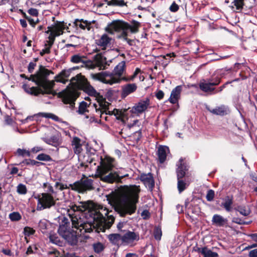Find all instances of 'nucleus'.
<instances>
[{
	"instance_id": "37998d69",
	"label": "nucleus",
	"mask_w": 257,
	"mask_h": 257,
	"mask_svg": "<svg viewBox=\"0 0 257 257\" xmlns=\"http://www.w3.org/2000/svg\"><path fill=\"white\" fill-rule=\"evenodd\" d=\"M49 239L51 242L55 244L60 245V244L61 243L60 239L57 234L56 233H51L49 235Z\"/></svg>"
},
{
	"instance_id": "a211bd4d",
	"label": "nucleus",
	"mask_w": 257,
	"mask_h": 257,
	"mask_svg": "<svg viewBox=\"0 0 257 257\" xmlns=\"http://www.w3.org/2000/svg\"><path fill=\"white\" fill-rule=\"evenodd\" d=\"M149 99L147 98L144 101H140L132 107L131 111L133 113L139 114L143 112L149 105Z\"/></svg>"
},
{
	"instance_id": "5701e85b",
	"label": "nucleus",
	"mask_w": 257,
	"mask_h": 257,
	"mask_svg": "<svg viewBox=\"0 0 257 257\" xmlns=\"http://www.w3.org/2000/svg\"><path fill=\"white\" fill-rule=\"evenodd\" d=\"M42 140L47 144L52 146L57 147L59 146L61 142L60 139V136L57 135H54L49 138H43Z\"/></svg>"
},
{
	"instance_id": "58836bf2",
	"label": "nucleus",
	"mask_w": 257,
	"mask_h": 257,
	"mask_svg": "<svg viewBox=\"0 0 257 257\" xmlns=\"http://www.w3.org/2000/svg\"><path fill=\"white\" fill-rule=\"evenodd\" d=\"M121 236L119 234H111L109 235L108 238L110 242L113 244L118 243L119 240L121 239Z\"/></svg>"
},
{
	"instance_id": "c9c22d12",
	"label": "nucleus",
	"mask_w": 257,
	"mask_h": 257,
	"mask_svg": "<svg viewBox=\"0 0 257 257\" xmlns=\"http://www.w3.org/2000/svg\"><path fill=\"white\" fill-rule=\"evenodd\" d=\"M48 226V222L45 219L41 220L38 224V227L41 230V231L43 233H45L46 232V230L47 229Z\"/></svg>"
},
{
	"instance_id": "c03bdc74",
	"label": "nucleus",
	"mask_w": 257,
	"mask_h": 257,
	"mask_svg": "<svg viewBox=\"0 0 257 257\" xmlns=\"http://www.w3.org/2000/svg\"><path fill=\"white\" fill-rule=\"evenodd\" d=\"M39 113L35 114L33 115L28 116L26 117V118L24 119L20 120L22 123H26L29 120H33L34 119H36V121H39V117H41V115H39Z\"/></svg>"
},
{
	"instance_id": "b1692460",
	"label": "nucleus",
	"mask_w": 257,
	"mask_h": 257,
	"mask_svg": "<svg viewBox=\"0 0 257 257\" xmlns=\"http://www.w3.org/2000/svg\"><path fill=\"white\" fill-rule=\"evenodd\" d=\"M92 63L95 66L94 68L96 67H99L100 69H105L107 68L106 58L102 55H96L95 58V61L94 62H92Z\"/></svg>"
},
{
	"instance_id": "1a4fd4ad",
	"label": "nucleus",
	"mask_w": 257,
	"mask_h": 257,
	"mask_svg": "<svg viewBox=\"0 0 257 257\" xmlns=\"http://www.w3.org/2000/svg\"><path fill=\"white\" fill-rule=\"evenodd\" d=\"M36 198L38 199L37 210L50 208L55 205L56 201L57 200L56 196L49 193H42Z\"/></svg>"
},
{
	"instance_id": "ddd939ff",
	"label": "nucleus",
	"mask_w": 257,
	"mask_h": 257,
	"mask_svg": "<svg viewBox=\"0 0 257 257\" xmlns=\"http://www.w3.org/2000/svg\"><path fill=\"white\" fill-rule=\"evenodd\" d=\"M70 61L73 63H82V67H85L88 69H94L95 66L91 61H87L85 57L79 54L74 55L71 56Z\"/></svg>"
},
{
	"instance_id": "e433bc0d",
	"label": "nucleus",
	"mask_w": 257,
	"mask_h": 257,
	"mask_svg": "<svg viewBox=\"0 0 257 257\" xmlns=\"http://www.w3.org/2000/svg\"><path fill=\"white\" fill-rule=\"evenodd\" d=\"M92 246L94 251L97 253L101 252L104 249V245L100 242L93 243Z\"/></svg>"
},
{
	"instance_id": "39448f33",
	"label": "nucleus",
	"mask_w": 257,
	"mask_h": 257,
	"mask_svg": "<svg viewBox=\"0 0 257 257\" xmlns=\"http://www.w3.org/2000/svg\"><path fill=\"white\" fill-rule=\"evenodd\" d=\"M140 27V23L136 21H132L130 24H128L122 21L116 20L109 24L105 30L110 34H114L115 32L122 31L118 38L125 41L129 45L132 46L133 41L127 38L128 33L129 31L133 34L137 33Z\"/></svg>"
},
{
	"instance_id": "3c124183",
	"label": "nucleus",
	"mask_w": 257,
	"mask_h": 257,
	"mask_svg": "<svg viewBox=\"0 0 257 257\" xmlns=\"http://www.w3.org/2000/svg\"><path fill=\"white\" fill-rule=\"evenodd\" d=\"M23 233L25 236H30L35 233V230L29 226H26L24 228Z\"/></svg>"
},
{
	"instance_id": "052dcab7",
	"label": "nucleus",
	"mask_w": 257,
	"mask_h": 257,
	"mask_svg": "<svg viewBox=\"0 0 257 257\" xmlns=\"http://www.w3.org/2000/svg\"><path fill=\"white\" fill-rule=\"evenodd\" d=\"M28 13L33 16H37L38 15V11L36 9L31 8L28 11Z\"/></svg>"
},
{
	"instance_id": "f03ea898",
	"label": "nucleus",
	"mask_w": 257,
	"mask_h": 257,
	"mask_svg": "<svg viewBox=\"0 0 257 257\" xmlns=\"http://www.w3.org/2000/svg\"><path fill=\"white\" fill-rule=\"evenodd\" d=\"M140 191V186L136 185L121 186L119 188L118 194L113 195L111 201L120 216L132 215L136 212Z\"/></svg>"
},
{
	"instance_id": "412c9836",
	"label": "nucleus",
	"mask_w": 257,
	"mask_h": 257,
	"mask_svg": "<svg viewBox=\"0 0 257 257\" xmlns=\"http://www.w3.org/2000/svg\"><path fill=\"white\" fill-rule=\"evenodd\" d=\"M140 180L146 187L152 189L154 187V180L151 173L142 174L140 176Z\"/></svg>"
},
{
	"instance_id": "79ce46f5",
	"label": "nucleus",
	"mask_w": 257,
	"mask_h": 257,
	"mask_svg": "<svg viewBox=\"0 0 257 257\" xmlns=\"http://www.w3.org/2000/svg\"><path fill=\"white\" fill-rule=\"evenodd\" d=\"M184 86V85H178L176 86L172 90L170 96H179L180 95Z\"/></svg>"
},
{
	"instance_id": "de8ad7c7",
	"label": "nucleus",
	"mask_w": 257,
	"mask_h": 257,
	"mask_svg": "<svg viewBox=\"0 0 257 257\" xmlns=\"http://www.w3.org/2000/svg\"><path fill=\"white\" fill-rule=\"evenodd\" d=\"M17 191L20 194H26L27 192V189L26 185L23 184H19L17 187Z\"/></svg>"
},
{
	"instance_id": "2eb2a0df",
	"label": "nucleus",
	"mask_w": 257,
	"mask_h": 257,
	"mask_svg": "<svg viewBox=\"0 0 257 257\" xmlns=\"http://www.w3.org/2000/svg\"><path fill=\"white\" fill-rule=\"evenodd\" d=\"M70 187H71L70 184L68 185L59 181L56 182L54 185V191H56V193L54 194V196L57 198V200H62L65 197V193L63 191L69 189Z\"/></svg>"
},
{
	"instance_id": "6e6d98bb",
	"label": "nucleus",
	"mask_w": 257,
	"mask_h": 257,
	"mask_svg": "<svg viewBox=\"0 0 257 257\" xmlns=\"http://www.w3.org/2000/svg\"><path fill=\"white\" fill-rule=\"evenodd\" d=\"M52 46L48 45V44H45V47L43 49L41 50L40 53V54L41 56H43L45 54H49L50 53V49Z\"/></svg>"
},
{
	"instance_id": "c85d7f7f",
	"label": "nucleus",
	"mask_w": 257,
	"mask_h": 257,
	"mask_svg": "<svg viewBox=\"0 0 257 257\" xmlns=\"http://www.w3.org/2000/svg\"><path fill=\"white\" fill-rule=\"evenodd\" d=\"M233 204L232 196H227L223 199L221 203V206L223 207L227 212H229L231 210V206Z\"/></svg>"
},
{
	"instance_id": "5fc2aeb1",
	"label": "nucleus",
	"mask_w": 257,
	"mask_h": 257,
	"mask_svg": "<svg viewBox=\"0 0 257 257\" xmlns=\"http://www.w3.org/2000/svg\"><path fill=\"white\" fill-rule=\"evenodd\" d=\"M49 257H61L60 252L56 249H52L48 252Z\"/></svg>"
},
{
	"instance_id": "69168bd1",
	"label": "nucleus",
	"mask_w": 257,
	"mask_h": 257,
	"mask_svg": "<svg viewBox=\"0 0 257 257\" xmlns=\"http://www.w3.org/2000/svg\"><path fill=\"white\" fill-rule=\"evenodd\" d=\"M141 72L140 69L137 68H136L135 72L134 73L133 75H132L130 78V80H133L135 78H136L138 74H139Z\"/></svg>"
},
{
	"instance_id": "0e129e2a",
	"label": "nucleus",
	"mask_w": 257,
	"mask_h": 257,
	"mask_svg": "<svg viewBox=\"0 0 257 257\" xmlns=\"http://www.w3.org/2000/svg\"><path fill=\"white\" fill-rule=\"evenodd\" d=\"M232 221L240 225H242L244 223V221L238 217H233Z\"/></svg>"
},
{
	"instance_id": "a18cd8bd",
	"label": "nucleus",
	"mask_w": 257,
	"mask_h": 257,
	"mask_svg": "<svg viewBox=\"0 0 257 257\" xmlns=\"http://www.w3.org/2000/svg\"><path fill=\"white\" fill-rule=\"evenodd\" d=\"M9 216L12 221H19L22 218L21 214L18 212H13L10 213Z\"/></svg>"
},
{
	"instance_id": "e2e57ef3",
	"label": "nucleus",
	"mask_w": 257,
	"mask_h": 257,
	"mask_svg": "<svg viewBox=\"0 0 257 257\" xmlns=\"http://www.w3.org/2000/svg\"><path fill=\"white\" fill-rule=\"evenodd\" d=\"M178 6L175 2L173 3L170 7V10L173 12H177L178 10Z\"/></svg>"
},
{
	"instance_id": "4c0bfd02",
	"label": "nucleus",
	"mask_w": 257,
	"mask_h": 257,
	"mask_svg": "<svg viewBox=\"0 0 257 257\" xmlns=\"http://www.w3.org/2000/svg\"><path fill=\"white\" fill-rule=\"evenodd\" d=\"M232 8H235L237 11H241L244 5L243 0H234L232 3Z\"/></svg>"
},
{
	"instance_id": "09e8293b",
	"label": "nucleus",
	"mask_w": 257,
	"mask_h": 257,
	"mask_svg": "<svg viewBox=\"0 0 257 257\" xmlns=\"http://www.w3.org/2000/svg\"><path fill=\"white\" fill-rule=\"evenodd\" d=\"M16 153L19 156L22 157H30L31 155L30 151L26 149H21L20 148L17 149Z\"/></svg>"
},
{
	"instance_id": "49530a36",
	"label": "nucleus",
	"mask_w": 257,
	"mask_h": 257,
	"mask_svg": "<svg viewBox=\"0 0 257 257\" xmlns=\"http://www.w3.org/2000/svg\"><path fill=\"white\" fill-rule=\"evenodd\" d=\"M36 159L39 160V161H50L52 160L51 157L46 154H40L37 156L36 157Z\"/></svg>"
},
{
	"instance_id": "338daca9",
	"label": "nucleus",
	"mask_w": 257,
	"mask_h": 257,
	"mask_svg": "<svg viewBox=\"0 0 257 257\" xmlns=\"http://www.w3.org/2000/svg\"><path fill=\"white\" fill-rule=\"evenodd\" d=\"M5 120L7 124H12L13 122L12 118L9 115H6L5 117Z\"/></svg>"
},
{
	"instance_id": "a19ab883",
	"label": "nucleus",
	"mask_w": 257,
	"mask_h": 257,
	"mask_svg": "<svg viewBox=\"0 0 257 257\" xmlns=\"http://www.w3.org/2000/svg\"><path fill=\"white\" fill-rule=\"evenodd\" d=\"M89 107L87 102L82 101L80 103L78 112L80 114H83L88 111L87 108Z\"/></svg>"
},
{
	"instance_id": "774afa93",
	"label": "nucleus",
	"mask_w": 257,
	"mask_h": 257,
	"mask_svg": "<svg viewBox=\"0 0 257 257\" xmlns=\"http://www.w3.org/2000/svg\"><path fill=\"white\" fill-rule=\"evenodd\" d=\"M248 255L249 257H257V248L250 250Z\"/></svg>"
},
{
	"instance_id": "bb28decb",
	"label": "nucleus",
	"mask_w": 257,
	"mask_h": 257,
	"mask_svg": "<svg viewBox=\"0 0 257 257\" xmlns=\"http://www.w3.org/2000/svg\"><path fill=\"white\" fill-rule=\"evenodd\" d=\"M197 251L201 253L203 257H217L218 254L217 252H213L207 247H199Z\"/></svg>"
},
{
	"instance_id": "cd10ccee",
	"label": "nucleus",
	"mask_w": 257,
	"mask_h": 257,
	"mask_svg": "<svg viewBox=\"0 0 257 257\" xmlns=\"http://www.w3.org/2000/svg\"><path fill=\"white\" fill-rule=\"evenodd\" d=\"M71 72L70 69L62 70L58 75L55 76V81L65 83V79L69 76Z\"/></svg>"
},
{
	"instance_id": "f8f14e48",
	"label": "nucleus",
	"mask_w": 257,
	"mask_h": 257,
	"mask_svg": "<svg viewBox=\"0 0 257 257\" xmlns=\"http://www.w3.org/2000/svg\"><path fill=\"white\" fill-rule=\"evenodd\" d=\"M140 239L139 233L130 230L127 231L121 237V240L125 245L133 246L134 242L138 241Z\"/></svg>"
},
{
	"instance_id": "603ef678",
	"label": "nucleus",
	"mask_w": 257,
	"mask_h": 257,
	"mask_svg": "<svg viewBox=\"0 0 257 257\" xmlns=\"http://www.w3.org/2000/svg\"><path fill=\"white\" fill-rule=\"evenodd\" d=\"M22 163L27 165H30V166H35V165L39 166V164L41 163L39 162H37L34 160H31V159H26L24 161H23Z\"/></svg>"
},
{
	"instance_id": "bf43d9fd",
	"label": "nucleus",
	"mask_w": 257,
	"mask_h": 257,
	"mask_svg": "<svg viewBox=\"0 0 257 257\" xmlns=\"http://www.w3.org/2000/svg\"><path fill=\"white\" fill-rule=\"evenodd\" d=\"M141 216L144 219H148L150 217V213L148 210H144L141 213Z\"/></svg>"
},
{
	"instance_id": "f257e3e1",
	"label": "nucleus",
	"mask_w": 257,
	"mask_h": 257,
	"mask_svg": "<svg viewBox=\"0 0 257 257\" xmlns=\"http://www.w3.org/2000/svg\"><path fill=\"white\" fill-rule=\"evenodd\" d=\"M102 211L104 213L96 212L93 216V223L88 222L85 218L82 213L83 210L77 206H73L68 210V214L72 222L73 228L76 230L75 234L78 235H84L85 233L92 232L95 226L104 224L107 228H109L114 221V217L112 215H108V211L105 209Z\"/></svg>"
},
{
	"instance_id": "0eeeda50",
	"label": "nucleus",
	"mask_w": 257,
	"mask_h": 257,
	"mask_svg": "<svg viewBox=\"0 0 257 257\" xmlns=\"http://www.w3.org/2000/svg\"><path fill=\"white\" fill-rule=\"evenodd\" d=\"M125 70V62L122 61L119 63L114 68L112 73L102 72L98 73L92 74L93 79L102 82L103 83L112 85L119 83L121 80V76Z\"/></svg>"
},
{
	"instance_id": "6e6552de",
	"label": "nucleus",
	"mask_w": 257,
	"mask_h": 257,
	"mask_svg": "<svg viewBox=\"0 0 257 257\" xmlns=\"http://www.w3.org/2000/svg\"><path fill=\"white\" fill-rule=\"evenodd\" d=\"M58 232L60 236L71 244L75 243L77 241L76 234H74V232H71L69 227L68 219L66 217L63 218Z\"/></svg>"
},
{
	"instance_id": "aec40b11",
	"label": "nucleus",
	"mask_w": 257,
	"mask_h": 257,
	"mask_svg": "<svg viewBox=\"0 0 257 257\" xmlns=\"http://www.w3.org/2000/svg\"><path fill=\"white\" fill-rule=\"evenodd\" d=\"M220 83V79L217 78L213 82H201L200 83V89L205 92H211L214 90V86L219 84Z\"/></svg>"
},
{
	"instance_id": "8fccbe9b",
	"label": "nucleus",
	"mask_w": 257,
	"mask_h": 257,
	"mask_svg": "<svg viewBox=\"0 0 257 257\" xmlns=\"http://www.w3.org/2000/svg\"><path fill=\"white\" fill-rule=\"evenodd\" d=\"M39 115H41V117L46 118H51L54 120H58L59 117L54 114L51 113L39 112Z\"/></svg>"
},
{
	"instance_id": "7c9ffc66",
	"label": "nucleus",
	"mask_w": 257,
	"mask_h": 257,
	"mask_svg": "<svg viewBox=\"0 0 257 257\" xmlns=\"http://www.w3.org/2000/svg\"><path fill=\"white\" fill-rule=\"evenodd\" d=\"M74 24L77 28H80L82 30L87 29L88 30H89L90 29V24L86 21H84L82 20L76 19L74 21Z\"/></svg>"
},
{
	"instance_id": "423d86ee",
	"label": "nucleus",
	"mask_w": 257,
	"mask_h": 257,
	"mask_svg": "<svg viewBox=\"0 0 257 257\" xmlns=\"http://www.w3.org/2000/svg\"><path fill=\"white\" fill-rule=\"evenodd\" d=\"M70 86L68 87V95L58 96H79L83 91L89 96H100L90 84L87 79L81 74L76 75L70 80Z\"/></svg>"
},
{
	"instance_id": "473e14b6",
	"label": "nucleus",
	"mask_w": 257,
	"mask_h": 257,
	"mask_svg": "<svg viewBox=\"0 0 257 257\" xmlns=\"http://www.w3.org/2000/svg\"><path fill=\"white\" fill-rule=\"evenodd\" d=\"M105 2L109 6L123 7L126 5L123 0H105Z\"/></svg>"
},
{
	"instance_id": "393cba45",
	"label": "nucleus",
	"mask_w": 257,
	"mask_h": 257,
	"mask_svg": "<svg viewBox=\"0 0 257 257\" xmlns=\"http://www.w3.org/2000/svg\"><path fill=\"white\" fill-rule=\"evenodd\" d=\"M169 153V149L167 146H160L158 149V156L160 163H163L166 160L167 155Z\"/></svg>"
},
{
	"instance_id": "dca6fc26",
	"label": "nucleus",
	"mask_w": 257,
	"mask_h": 257,
	"mask_svg": "<svg viewBox=\"0 0 257 257\" xmlns=\"http://www.w3.org/2000/svg\"><path fill=\"white\" fill-rule=\"evenodd\" d=\"M60 98L58 102H56L54 100L55 97H49L50 100L48 101H45L46 104H53L54 105H58L61 104L63 102L65 104H69L70 107H73L75 104V101L77 97H59Z\"/></svg>"
},
{
	"instance_id": "f3484780",
	"label": "nucleus",
	"mask_w": 257,
	"mask_h": 257,
	"mask_svg": "<svg viewBox=\"0 0 257 257\" xmlns=\"http://www.w3.org/2000/svg\"><path fill=\"white\" fill-rule=\"evenodd\" d=\"M206 108L210 112L217 115L224 116L230 112L228 106L224 105L216 106L214 108H211L208 106Z\"/></svg>"
},
{
	"instance_id": "864d4df0",
	"label": "nucleus",
	"mask_w": 257,
	"mask_h": 257,
	"mask_svg": "<svg viewBox=\"0 0 257 257\" xmlns=\"http://www.w3.org/2000/svg\"><path fill=\"white\" fill-rule=\"evenodd\" d=\"M215 196L214 191L212 189L207 191L206 196V199L208 201H211L213 200Z\"/></svg>"
},
{
	"instance_id": "c756f323",
	"label": "nucleus",
	"mask_w": 257,
	"mask_h": 257,
	"mask_svg": "<svg viewBox=\"0 0 257 257\" xmlns=\"http://www.w3.org/2000/svg\"><path fill=\"white\" fill-rule=\"evenodd\" d=\"M72 145L75 154H79L81 153L82 149L81 140L79 138L77 137L73 138L72 141Z\"/></svg>"
},
{
	"instance_id": "ea45409f",
	"label": "nucleus",
	"mask_w": 257,
	"mask_h": 257,
	"mask_svg": "<svg viewBox=\"0 0 257 257\" xmlns=\"http://www.w3.org/2000/svg\"><path fill=\"white\" fill-rule=\"evenodd\" d=\"M188 186V184L181 179H178L177 188L179 193L183 191Z\"/></svg>"
},
{
	"instance_id": "2f4dec72",
	"label": "nucleus",
	"mask_w": 257,
	"mask_h": 257,
	"mask_svg": "<svg viewBox=\"0 0 257 257\" xmlns=\"http://www.w3.org/2000/svg\"><path fill=\"white\" fill-rule=\"evenodd\" d=\"M137 89V86L135 84H128L123 87L122 93L124 95H127L134 92Z\"/></svg>"
},
{
	"instance_id": "f704fd0d",
	"label": "nucleus",
	"mask_w": 257,
	"mask_h": 257,
	"mask_svg": "<svg viewBox=\"0 0 257 257\" xmlns=\"http://www.w3.org/2000/svg\"><path fill=\"white\" fill-rule=\"evenodd\" d=\"M235 210L244 216H248L250 213L249 209L245 206H238L235 208Z\"/></svg>"
},
{
	"instance_id": "20e7f679",
	"label": "nucleus",
	"mask_w": 257,
	"mask_h": 257,
	"mask_svg": "<svg viewBox=\"0 0 257 257\" xmlns=\"http://www.w3.org/2000/svg\"><path fill=\"white\" fill-rule=\"evenodd\" d=\"M99 160L96 173L101 181L110 184L118 183L123 177L128 176L127 174H122L120 171L113 170L115 165V161L113 158L105 156L104 158L100 157Z\"/></svg>"
},
{
	"instance_id": "4468645a",
	"label": "nucleus",
	"mask_w": 257,
	"mask_h": 257,
	"mask_svg": "<svg viewBox=\"0 0 257 257\" xmlns=\"http://www.w3.org/2000/svg\"><path fill=\"white\" fill-rule=\"evenodd\" d=\"M49 31H52L55 36L62 35L65 30H68V27L63 22H56L48 27Z\"/></svg>"
},
{
	"instance_id": "a878e982",
	"label": "nucleus",
	"mask_w": 257,
	"mask_h": 257,
	"mask_svg": "<svg viewBox=\"0 0 257 257\" xmlns=\"http://www.w3.org/2000/svg\"><path fill=\"white\" fill-rule=\"evenodd\" d=\"M227 222V219L220 215L214 214L212 219V222L217 226H223Z\"/></svg>"
},
{
	"instance_id": "680f3d73",
	"label": "nucleus",
	"mask_w": 257,
	"mask_h": 257,
	"mask_svg": "<svg viewBox=\"0 0 257 257\" xmlns=\"http://www.w3.org/2000/svg\"><path fill=\"white\" fill-rule=\"evenodd\" d=\"M36 65V63H35L34 62H32L29 64L28 70V71L29 73H31L33 72V70L35 69Z\"/></svg>"
},
{
	"instance_id": "7ed1b4c3",
	"label": "nucleus",
	"mask_w": 257,
	"mask_h": 257,
	"mask_svg": "<svg viewBox=\"0 0 257 257\" xmlns=\"http://www.w3.org/2000/svg\"><path fill=\"white\" fill-rule=\"evenodd\" d=\"M51 73H53L41 65L39 70L34 74L31 75L29 77L24 74H21V77L32 81L37 85V87H30L27 84H24L23 88L26 92L31 95L52 93L55 82L53 80H48V77Z\"/></svg>"
},
{
	"instance_id": "72a5a7b5",
	"label": "nucleus",
	"mask_w": 257,
	"mask_h": 257,
	"mask_svg": "<svg viewBox=\"0 0 257 257\" xmlns=\"http://www.w3.org/2000/svg\"><path fill=\"white\" fill-rule=\"evenodd\" d=\"M43 188L45 191L44 193H49V194H52V195H54V194L56 193V192L54 191V187L48 182L43 183Z\"/></svg>"
},
{
	"instance_id": "4be33fe9",
	"label": "nucleus",
	"mask_w": 257,
	"mask_h": 257,
	"mask_svg": "<svg viewBox=\"0 0 257 257\" xmlns=\"http://www.w3.org/2000/svg\"><path fill=\"white\" fill-rule=\"evenodd\" d=\"M177 169V175L178 179H182L185 175L186 171L187 170V166L184 163L183 159H180L178 164Z\"/></svg>"
},
{
	"instance_id": "9d476101",
	"label": "nucleus",
	"mask_w": 257,
	"mask_h": 257,
	"mask_svg": "<svg viewBox=\"0 0 257 257\" xmlns=\"http://www.w3.org/2000/svg\"><path fill=\"white\" fill-rule=\"evenodd\" d=\"M95 98L97 100V104L94 103L93 106H94L96 110L100 109L102 113H105L106 114H114V115L118 114L119 111L118 109H114L113 111L108 110L110 103L106 100L105 97H99Z\"/></svg>"
},
{
	"instance_id": "13d9d810",
	"label": "nucleus",
	"mask_w": 257,
	"mask_h": 257,
	"mask_svg": "<svg viewBox=\"0 0 257 257\" xmlns=\"http://www.w3.org/2000/svg\"><path fill=\"white\" fill-rule=\"evenodd\" d=\"M56 37H57V36H55L54 34L52 31H50V35L48 37L49 41L47 42L48 45L50 46L53 45Z\"/></svg>"
},
{
	"instance_id": "9b49d317",
	"label": "nucleus",
	"mask_w": 257,
	"mask_h": 257,
	"mask_svg": "<svg viewBox=\"0 0 257 257\" xmlns=\"http://www.w3.org/2000/svg\"><path fill=\"white\" fill-rule=\"evenodd\" d=\"M72 190L77 191L79 192H84L87 190L93 189V181L90 179L77 181L73 185L70 184Z\"/></svg>"
},
{
	"instance_id": "4d7b16f0",
	"label": "nucleus",
	"mask_w": 257,
	"mask_h": 257,
	"mask_svg": "<svg viewBox=\"0 0 257 257\" xmlns=\"http://www.w3.org/2000/svg\"><path fill=\"white\" fill-rule=\"evenodd\" d=\"M162 236V231L160 228H156L154 231V237L156 240H160Z\"/></svg>"
},
{
	"instance_id": "6ab92c4d",
	"label": "nucleus",
	"mask_w": 257,
	"mask_h": 257,
	"mask_svg": "<svg viewBox=\"0 0 257 257\" xmlns=\"http://www.w3.org/2000/svg\"><path fill=\"white\" fill-rule=\"evenodd\" d=\"M113 42L111 37L108 36L107 34H103L100 38L96 40V44L98 46L101 47L102 50H105L107 47L110 46Z\"/></svg>"
}]
</instances>
